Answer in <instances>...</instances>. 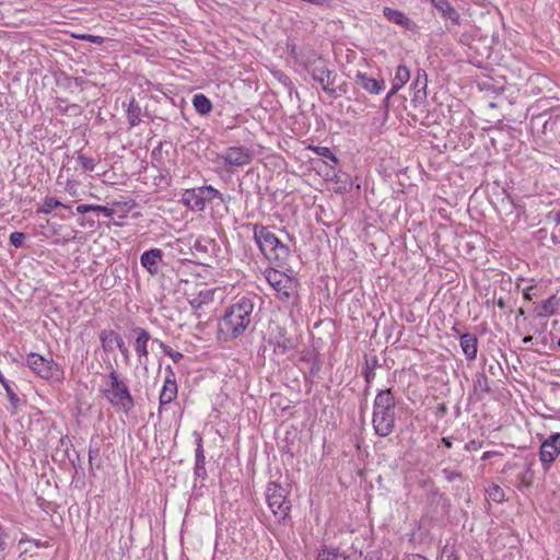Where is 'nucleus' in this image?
I'll use <instances>...</instances> for the list:
<instances>
[{
    "instance_id": "nucleus-1",
    "label": "nucleus",
    "mask_w": 560,
    "mask_h": 560,
    "mask_svg": "<svg viewBox=\"0 0 560 560\" xmlns=\"http://www.w3.org/2000/svg\"><path fill=\"white\" fill-rule=\"evenodd\" d=\"M254 304L248 298H241L229 306L219 324V330L229 338L241 336L252 322Z\"/></svg>"
},
{
    "instance_id": "nucleus-2",
    "label": "nucleus",
    "mask_w": 560,
    "mask_h": 560,
    "mask_svg": "<svg viewBox=\"0 0 560 560\" xmlns=\"http://www.w3.org/2000/svg\"><path fill=\"white\" fill-rule=\"evenodd\" d=\"M396 399L392 389H382L376 394L373 404L372 424L375 433L381 438L390 435L396 422Z\"/></svg>"
},
{
    "instance_id": "nucleus-3",
    "label": "nucleus",
    "mask_w": 560,
    "mask_h": 560,
    "mask_svg": "<svg viewBox=\"0 0 560 560\" xmlns=\"http://www.w3.org/2000/svg\"><path fill=\"white\" fill-rule=\"evenodd\" d=\"M254 240L262 255L270 261L282 266L290 256V249L284 245L268 226L255 224Z\"/></svg>"
},
{
    "instance_id": "nucleus-4",
    "label": "nucleus",
    "mask_w": 560,
    "mask_h": 560,
    "mask_svg": "<svg viewBox=\"0 0 560 560\" xmlns=\"http://www.w3.org/2000/svg\"><path fill=\"white\" fill-rule=\"evenodd\" d=\"M103 394L115 409L121 410L126 415L135 407L128 386L119 378L115 370L109 372L108 383L103 389Z\"/></svg>"
},
{
    "instance_id": "nucleus-5",
    "label": "nucleus",
    "mask_w": 560,
    "mask_h": 560,
    "mask_svg": "<svg viewBox=\"0 0 560 560\" xmlns=\"http://www.w3.org/2000/svg\"><path fill=\"white\" fill-rule=\"evenodd\" d=\"M215 198L220 199L222 202L230 199V197H225L218 189L208 185L186 189L182 196V202L192 211H202L206 207V202L212 201Z\"/></svg>"
},
{
    "instance_id": "nucleus-6",
    "label": "nucleus",
    "mask_w": 560,
    "mask_h": 560,
    "mask_svg": "<svg viewBox=\"0 0 560 560\" xmlns=\"http://www.w3.org/2000/svg\"><path fill=\"white\" fill-rule=\"evenodd\" d=\"M305 69L311 77L322 85L324 92L335 96L336 90L334 71L328 68V61L317 55H313L305 62Z\"/></svg>"
},
{
    "instance_id": "nucleus-7",
    "label": "nucleus",
    "mask_w": 560,
    "mask_h": 560,
    "mask_svg": "<svg viewBox=\"0 0 560 560\" xmlns=\"http://www.w3.org/2000/svg\"><path fill=\"white\" fill-rule=\"evenodd\" d=\"M266 499L273 515L279 523H285L291 511V502L287 499V491L276 482H269Z\"/></svg>"
},
{
    "instance_id": "nucleus-8",
    "label": "nucleus",
    "mask_w": 560,
    "mask_h": 560,
    "mask_svg": "<svg viewBox=\"0 0 560 560\" xmlns=\"http://www.w3.org/2000/svg\"><path fill=\"white\" fill-rule=\"evenodd\" d=\"M253 159L254 151L244 145H232L218 154V161H222L223 168L229 173L250 164Z\"/></svg>"
},
{
    "instance_id": "nucleus-9",
    "label": "nucleus",
    "mask_w": 560,
    "mask_h": 560,
    "mask_svg": "<svg viewBox=\"0 0 560 560\" xmlns=\"http://www.w3.org/2000/svg\"><path fill=\"white\" fill-rule=\"evenodd\" d=\"M27 366L39 377L48 381H60L62 370L52 359H46L37 353H30L26 359Z\"/></svg>"
},
{
    "instance_id": "nucleus-10",
    "label": "nucleus",
    "mask_w": 560,
    "mask_h": 560,
    "mask_svg": "<svg viewBox=\"0 0 560 560\" xmlns=\"http://www.w3.org/2000/svg\"><path fill=\"white\" fill-rule=\"evenodd\" d=\"M530 126L534 131L545 136L547 141H560V108L551 114L548 119L540 114L532 118Z\"/></svg>"
},
{
    "instance_id": "nucleus-11",
    "label": "nucleus",
    "mask_w": 560,
    "mask_h": 560,
    "mask_svg": "<svg viewBox=\"0 0 560 560\" xmlns=\"http://www.w3.org/2000/svg\"><path fill=\"white\" fill-rule=\"evenodd\" d=\"M265 278L278 294L281 295V299H289L293 289V279L291 277L276 268H267Z\"/></svg>"
},
{
    "instance_id": "nucleus-12",
    "label": "nucleus",
    "mask_w": 560,
    "mask_h": 560,
    "mask_svg": "<svg viewBox=\"0 0 560 560\" xmlns=\"http://www.w3.org/2000/svg\"><path fill=\"white\" fill-rule=\"evenodd\" d=\"M560 454V433H552L546 439L539 450V459L542 464L545 471H548L550 465L556 460Z\"/></svg>"
},
{
    "instance_id": "nucleus-13",
    "label": "nucleus",
    "mask_w": 560,
    "mask_h": 560,
    "mask_svg": "<svg viewBox=\"0 0 560 560\" xmlns=\"http://www.w3.org/2000/svg\"><path fill=\"white\" fill-rule=\"evenodd\" d=\"M167 375L160 394V405H167L172 402L177 396V384L175 381V373L171 365L165 369Z\"/></svg>"
},
{
    "instance_id": "nucleus-14",
    "label": "nucleus",
    "mask_w": 560,
    "mask_h": 560,
    "mask_svg": "<svg viewBox=\"0 0 560 560\" xmlns=\"http://www.w3.org/2000/svg\"><path fill=\"white\" fill-rule=\"evenodd\" d=\"M163 259V252L160 248H152L144 252L140 257L141 266L147 269V271L156 276L159 273V267Z\"/></svg>"
},
{
    "instance_id": "nucleus-15",
    "label": "nucleus",
    "mask_w": 560,
    "mask_h": 560,
    "mask_svg": "<svg viewBox=\"0 0 560 560\" xmlns=\"http://www.w3.org/2000/svg\"><path fill=\"white\" fill-rule=\"evenodd\" d=\"M355 83L371 94H378L385 88L384 80L370 78L366 73L358 71L355 74Z\"/></svg>"
},
{
    "instance_id": "nucleus-16",
    "label": "nucleus",
    "mask_w": 560,
    "mask_h": 560,
    "mask_svg": "<svg viewBox=\"0 0 560 560\" xmlns=\"http://www.w3.org/2000/svg\"><path fill=\"white\" fill-rule=\"evenodd\" d=\"M430 2L442 18L451 20L453 24L460 23V14L448 0H430Z\"/></svg>"
},
{
    "instance_id": "nucleus-17",
    "label": "nucleus",
    "mask_w": 560,
    "mask_h": 560,
    "mask_svg": "<svg viewBox=\"0 0 560 560\" xmlns=\"http://www.w3.org/2000/svg\"><path fill=\"white\" fill-rule=\"evenodd\" d=\"M133 334H136V340H135V350L139 357V360L141 361V358H147L148 352V342L151 339L150 332L142 328V327H136L132 329Z\"/></svg>"
},
{
    "instance_id": "nucleus-18",
    "label": "nucleus",
    "mask_w": 560,
    "mask_h": 560,
    "mask_svg": "<svg viewBox=\"0 0 560 560\" xmlns=\"http://www.w3.org/2000/svg\"><path fill=\"white\" fill-rule=\"evenodd\" d=\"M460 348L467 360H475L478 352V339L476 335L466 332L459 338Z\"/></svg>"
},
{
    "instance_id": "nucleus-19",
    "label": "nucleus",
    "mask_w": 560,
    "mask_h": 560,
    "mask_svg": "<svg viewBox=\"0 0 560 560\" xmlns=\"http://www.w3.org/2000/svg\"><path fill=\"white\" fill-rule=\"evenodd\" d=\"M428 75L423 69L417 71L412 83L413 101L421 102L427 98Z\"/></svg>"
},
{
    "instance_id": "nucleus-20",
    "label": "nucleus",
    "mask_w": 560,
    "mask_h": 560,
    "mask_svg": "<svg viewBox=\"0 0 560 560\" xmlns=\"http://www.w3.org/2000/svg\"><path fill=\"white\" fill-rule=\"evenodd\" d=\"M545 224L551 229L552 243L560 244V208L546 214Z\"/></svg>"
},
{
    "instance_id": "nucleus-21",
    "label": "nucleus",
    "mask_w": 560,
    "mask_h": 560,
    "mask_svg": "<svg viewBox=\"0 0 560 560\" xmlns=\"http://www.w3.org/2000/svg\"><path fill=\"white\" fill-rule=\"evenodd\" d=\"M559 299L556 295L549 296L535 307L537 317H549L557 313Z\"/></svg>"
},
{
    "instance_id": "nucleus-22",
    "label": "nucleus",
    "mask_w": 560,
    "mask_h": 560,
    "mask_svg": "<svg viewBox=\"0 0 560 560\" xmlns=\"http://www.w3.org/2000/svg\"><path fill=\"white\" fill-rule=\"evenodd\" d=\"M383 14L388 21H390L397 25L404 26L406 28H409V26H410V23H411L410 20L402 12H400L398 10L386 7L383 10Z\"/></svg>"
},
{
    "instance_id": "nucleus-23",
    "label": "nucleus",
    "mask_w": 560,
    "mask_h": 560,
    "mask_svg": "<svg viewBox=\"0 0 560 560\" xmlns=\"http://www.w3.org/2000/svg\"><path fill=\"white\" fill-rule=\"evenodd\" d=\"M491 390L489 380L483 372H477L474 378V392L482 398L486 394Z\"/></svg>"
},
{
    "instance_id": "nucleus-24",
    "label": "nucleus",
    "mask_w": 560,
    "mask_h": 560,
    "mask_svg": "<svg viewBox=\"0 0 560 560\" xmlns=\"http://www.w3.org/2000/svg\"><path fill=\"white\" fill-rule=\"evenodd\" d=\"M192 105L199 115H208L212 110L211 101L202 93L194 95Z\"/></svg>"
},
{
    "instance_id": "nucleus-25",
    "label": "nucleus",
    "mask_w": 560,
    "mask_h": 560,
    "mask_svg": "<svg viewBox=\"0 0 560 560\" xmlns=\"http://www.w3.org/2000/svg\"><path fill=\"white\" fill-rule=\"evenodd\" d=\"M214 290H202L196 296L189 300L192 308L198 310L202 305L210 303L213 300Z\"/></svg>"
},
{
    "instance_id": "nucleus-26",
    "label": "nucleus",
    "mask_w": 560,
    "mask_h": 560,
    "mask_svg": "<svg viewBox=\"0 0 560 560\" xmlns=\"http://www.w3.org/2000/svg\"><path fill=\"white\" fill-rule=\"evenodd\" d=\"M340 553L339 548L323 545L317 549L315 560H340Z\"/></svg>"
},
{
    "instance_id": "nucleus-27",
    "label": "nucleus",
    "mask_w": 560,
    "mask_h": 560,
    "mask_svg": "<svg viewBox=\"0 0 560 560\" xmlns=\"http://www.w3.org/2000/svg\"><path fill=\"white\" fill-rule=\"evenodd\" d=\"M119 335L116 334L114 330L110 329H104L100 332V340L102 343V348L104 351L109 352L114 350V345L116 342V338H118Z\"/></svg>"
},
{
    "instance_id": "nucleus-28",
    "label": "nucleus",
    "mask_w": 560,
    "mask_h": 560,
    "mask_svg": "<svg viewBox=\"0 0 560 560\" xmlns=\"http://www.w3.org/2000/svg\"><path fill=\"white\" fill-rule=\"evenodd\" d=\"M518 486L517 488L522 490L523 488H532L535 479V472L533 470V463H528L524 472L517 476Z\"/></svg>"
},
{
    "instance_id": "nucleus-29",
    "label": "nucleus",
    "mask_w": 560,
    "mask_h": 560,
    "mask_svg": "<svg viewBox=\"0 0 560 560\" xmlns=\"http://www.w3.org/2000/svg\"><path fill=\"white\" fill-rule=\"evenodd\" d=\"M55 208H65L71 210L70 206L62 203L58 199L54 197H46L44 199L43 205L38 208L37 212L48 214L51 213Z\"/></svg>"
},
{
    "instance_id": "nucleus-30",
    "label": "nucleus",
    "mask_w": 560,
    "mask_h": 560,
    "mask_svg": "<svg viewBox=\"0 0 560 560\" xmlns=\"http://www.w3.org/2000/svg\"><path fill=\"white\" fill-rule=\"evenodd\" d=\"M141 107L132 100L127 109V119L131 127L138 126L141 121Z\"/></svg>"
},
{
    "instance_id": "nucleus-31",
    "label": "nucleus",
    "mask_w": 560,
    "mask_h": 560,
    "mask_svg": "<svg viewBox=\"0 0 560 560\" xmlns=\"http://www.w3.org/2000/svg\"><path fill=\"white\" fill-rule=\"evenodd\" d=\"M410 79V71L406 66H398L393 79L394 84L402 88Z\"/></svg>"
},
{
    "instance_id": "nucleus-32",
    "label": "nucleus",
    "mask_w": 560,
    "mask_h": 560,
    "mask_svg": "<svg viewBox=\"0 0 560 560\" xmlns=\"http://www.w3.org/2000/svg\"><path fill=\"white\" fill-rule=\"evenodd\" d=\"M487 494L490 500L497 503L504 501V491L499 485H492L487 489Z\"/></svg>"
},
{
    "instance_id": "nucleus-33",
    "label": "nucleus",
    "mask_w": 560,
    "mask_h": 560,
    "mask_svg": "<svg viewBox=\"0 0 560 560\" xmlns=\"http://www.w3.org/2000/svg\"><path fill=\"white\" fill-rule=\"evenodd\" d=\"M89 465H90V472L94 475V465L96 468H100L101 466V458H100V448L98 447H92L89 448Z\"/></svg>"
},
{
    "instance_id": "nucleus-34",
    "label": "nucleus",
    "mask_w": 560,
    "mask_h": 560,
    "mask_svg": "<svg viewBox=\"0 0 560 560\" xmlns=\"http://www.w3.org/2000/svg\"><path fill=\"white\" fill-rule=\"evenodd\" d=\"M159 346L164 352L165 355L170 357L174 363H178L183 358V353L179 351L173 350L171 347L165 345L163 341H159Z\"/></svg>"
},
{
    "instance_id": "nucleus-35",
    "label": "nucleus",
    "mask_w": 560,
    "mask_h": 560,
    "mask_svg": "<svg viewBox=\"0 0 560 560\" xmlns=\"http://www.w3.org/2000/svg\"><path fill=\"white\" fill-rule=\"evenodd\" d=\"M4 389H5V393H7V396L10 400V404H11V409L12 411L14 412L18 407L20 406L21 404V399L19 398V396L15 394L14 389L12 388V386L9 384H4Z\"/></svg>"
},
{
    "instance_id": "nucleus-36",
    "label": "nucleus",
    "mask_w": 560,
    "mask_h": 560,
    "mask_svg": "<svg viewBox=\"0 0 560 560\" xmlns=\"http://www.w3.org/2000/svg\"><path fill=\"white\" fill-rule=\"evenodd\" d=\"M77 160L84 171L92 172L95 167V161L91 158L85 156L80 151L78 152Z\"/></svg>"
},
{
    "instance_id": "nucleus-37",
    "label": "nucleus",
    "mask_w": 560,
    "mask_h": 560,
    "mask_svg": "<svg viewBox=\"0 0 560 560\" xmlns=\"http://www.w3.org/2000/svg\"><path fill=\"white\" fill-rule=\"evenodd\" d=\"M208 244L207 241L196 240L192 245L194 253L200 257L208 255Z\"/></svg>"
},
{
    "instance_id": "nucleus-38",
    "label": "nucleus",
    "mask_w": 560,
    "mask_h": 560,
    "mask_svg": "<svg viewBox=\"0 0 560 560\" xmlns=\"http://www.w3.org/2000/svg\"><path fill=\"white\" fill-rule=\"evenodd\" d=\"M26 235L23 232H13L10 235V244L15 248H20L24 245Z\"/></svg>"
},
{
    "instance_id": "nucleus-39",
    "label": "nucleus",
    "mask_w": 560,
    "mask_h": 560,
    "mask_svg": "<svg viewBox=\"0 0 560 560\" xmlns=\"http://www.w3.org/2000/svg\"><path fill=\"white\" fill-rule=\"evenodd\" d=\"M442 474H443L444 478L446 479V481H448V482H454L457 479H459V480L464 479L462 472L452 470L450 468L442 469Z\"/></svg>"
},
{
    "instance_id": "nucleus-40",
    "label": "nucleus",
    "mask_w": 560,
    "mask_h": 560,
    "mask_svg": "<svg viewBox=\"0 0 560 560\" xmlns=\"http://www.w3.org/2000/svg\"><path fill=\"white\" fill-rule=\"evenodd\" d=\"M314 150L319 155H323L324 158L332 161L334 163L338 162V159L336 158V155L328 148H326V147H316V148H314Z\"/></svg>"
},
{
    "instance_id": "nucleus-41",
    "label": "nucleus",
    "mask_w": 560,
    "mask_h": 560,
    "mask_svg": "<svg viewBox=\"0 0 560 560\" xmlns=\"http://www.w3.org/2000/svg\"><path fill=\"white\" fill-rule=\"evenodd\" d=\"M9 532L0 523V551H4L8 548Z\"/></svg>"
},
{
    "instance_id": "nucleus-42",
    "label": "nucleus",
    "mask_w": 560,
    "mask_h": 560,
    "mask_svg": "<svg viewBox=\"0 0 560 560\" xmlns=\"http://www.w3.org/2000/svg\"><path fill=\"white\" fill-rule=\"evenodd\" d=\"M75 37L81 40L90 42V43L97 44V45H101L104 43V38L102 36H96V35H91V34L77 35Z\"/></svg>"
},
{
    "instance_id": "nucleus-43",
    "label": "nucleus",
    "mask_w": 560,
    "mask_h": 560,
    "mask_svg": "<svg viewBox=\"0 0 560 560\" xmlns=\"http://www.w3.org/2000/svg\"><path fill=\"white\" fill-rule=\"evenodd\" d=\"M439 560H458L454 553L453 547L445 546L440 555Z\"/></svg>"
},
{
    "instance_id": "nucleus-44",
    "label": "nucleus",
    "mask_w": 560,
    "mask_h": 560,
    "mask_svg": "<svg viewBox=\"0 0 560 560\" xmlns=\"http://www.w3.org/2000/svg\"><path fill=\"white\" fill-rule=\"evenodd\" d=\"M273 75L278 79V81L285 88L290 89L292 86V81L289 75L283 73L282 71H275Z\"/></svg>"
},
{
    "instance_id": "nucleus-45",
    "label": "nucleus",
    "mask_w": 560,
    "mask_h": 560,
    "mask_svg": "<svg viewBox=\"0 0 560 560\" xmlns=\"http://www.w3.org/2000/svg\"><path fill=\"white\" fill-rule=\"evenodd\" d=\"M196 463H206V457L203 454L202 439L199 436L197 439V447H196Z\"/></svg>"
},
{
    "instance_id": "nucleus-46",
    "label": "nucleus",
    "mask_w": 560,
    "mask_h": 560,
    "mask_svg": "<svg viewBox=\"0 0 560 560\" xmlns=\"http://www.w3.org/2000/svg\"><path fill=\"white\" fill-rule=\"evenodd\" d=\"M363 376L366 382L365 386V393L370 389L372 381L375 378V370H372L370 368H364L363 370Z\"/></svg>"
},
{
    "instance_id": "nucleus-47",
    "label": "nucleus",
    "mask_w": 560,
    "mask_h": 560,
    "mask_svg": "<svg viewBox=\"0 0 560 560\" xmlns=\"http://www.w3.org/2000/svg\"><path fill=\"white\" fill-rule=\"evenodd\" d=\"M65 190L71 196H78V183L72 179H68L65 186Z\"/></svg>"
},
{
    "instance_id": "nucleus-48",
    "label": "nucleus",
    "mask_w": 560,
    "mask_h": 560,
    "mask_svg": "<svg viewBox=\"0 0 560 560\" xmlns=\"http://www.w3.org/2000/svg\"><path fill=\"white\" fill-rule=\"evenodd\" d=\"M194 474L196 477L205 479L207 476L206 463H196Z\"/></svg>"
},
{
    "instance_id": "nucleus-49",
    "label": "nucleus",
    "mask_w": 560,
    "mask_h": 560,
    "mask_svg": "<svg viewBox=\"0 0 560 560\" xmlns=\"http://www.w3.org/2000/svg\"><path fill=\"white\" fill-rule=\"evenodd\" d=\"M93 212L102 213L103 215L110 218L114 214V209L101 205H95Z\"/></svg>"
},
{
    "instance_id": "nucleus-50",
    "label": "nucleus",
    "mask_w": 560,
    "mask_h": 560,
    "mask_svg": "<svg viewBox=\"0 0 560 560\" xmlns=\"http://www.w3.org/2000/svg\"><path fill=\"white\" fill-rule=\"evenodd\" d=\"M116 347L119 349L120 353L126 358L128 359L129 358V350L128 348L126 347L122 338L119 336L118 338H116V342H115Z\"/></svg>"
},
{
    "instance_id": "nucleus-51",
    "label": "nucleus",
    "mask_w": 560,
    "mask_h": 560,
    "mask_svg": "<svg viewBox=\"0 0 560 560\" xmlns=\"http://www.w3.org/2000/svg\"><path fill=\"white\" fill-rule=\"evenodd\" d=\"M482 446V442L471 440L465 445V450L468 452L476 451Z\"/></svg>"
},
{
    "instance_id": "nucleus-52",
    "label": "nucleus",
    "mask_w": 560,
    "mask_h": 560,
    "mask_svg": "<svg viewBox=\"0 0 560 560\" xmlns=\"http://www.w3.org/2000/svg\"><path fill=\"white\" fill-rule=\"evenodd\" d=\"M94 207H95V205H80L77 207V212L81 213V214H84L88 212H93Z\"/></svg>"
},
{
    "instance_id": "nucleus-53",
    "label": "nucleus",
    "mask_w": 560,
    "mask_h": 560,
    "mask_svg": "<svg viewBox=\"0 0 560 560\" xmlns=\"http://www.w3.org/2000/svg\"><path fill=\"white\" fill-rule=\"evenodd\" d=\"M497 305L499 308L501 310H508L509 313H512L513 312V308L511 305H509V303L503 299V298H499L497 300Z\"/></svg>"
},
{
    "instance_id": "nucleus-54",
    "label": "nucleus",
    "mask_w": 560,
    "mask_h": 560,
    "mask_svg": "<svg viewBox=\"0 0 560 560\" xmlns=\"http://www.w3.org/2000/svg\"><path fill=\"white\" fill-rule=\"evenodd\" d=\"M365 366L372 370H375L377 366H380L377 357L374 355L372 359H366Z\"/></svg>"
},
{
    "instance_id": "nucleus-55",
    "label": "nucleus",
    "mask_w": 560,
    "mask_h": 560,
    "mask_svg": "<svg viewBox=\"0 0 560 560\" xmlns=\"http://www.w3.org/2000/svg\"><path fill=\"white\" fill-rule=\"evenodd\" d=\"M392 89L389 90V92L387 93L386 97H385V101H389L401 88L392 83Z\"/></svg>"
},
{
    "instance_id": "nucleus-56",
    "label": "nucleus",
    "mask_w": 560,
    "mask_h": 560,
    "mask_svg": "<svg viewBox=\"0 0 560 560\" xmlns=\"http://www.w3.org/2000/svg\"><path fill=\"white\" fill-rule=\"evenodd\" d=\"M530 287L529 288H526L524 291H523V298L526 300V301H532L533 300V296L530 294Z\"/></svg>"
},
{
    "instance_id": "nucleus-57",
    "label": "nucleus",
    "mask_w": 560,
    "mask_h": 560,
    "mask_svg": "<svg viewBox=\"0 0 560 560\" xmlns=\"http://www.w3.org/2000/svg\"><path fill=\"white\" fill-rule=\"evenodd\" d=\"M28 542L34 544L37 548H42V547H47L48 546L47 541L46 542H40L39 540H35V539L28 540Z\"/></svg>"
},
{
    "instance_id": "nucleus-58",
    "label": "nucleus",
    "mask_w": 560,
    "mask_h": 560,
    "mask_svg": "<svg viewBox=\"0 0 560 560\" xmlns=\"http://www.w3.org/2000/svg\"><path fill=\"white\" fill-rule=\"evenodd\" d=\"M442 443L445 447L451 448L453 446L452 441L450 438H443Z\"/></svg>"
},
{
    "instance_id": "nucleus-59",
    "label": "nucleus",
    "mask_w": 560,
    "mask_h": 560,
    "mask_svg": "<svg viewBox=\"0 0 560 560\" xmlns=\"http://www.w3.org/2000/svg\"><path fill=\"white\" fill-rule=\"evenodd\" d=\"M532 342H533L532 336H526L523 338V343L527 345V343H532Z\"/></svg>"
},
{
    "instance_id": "nucleus-60",
    "label": "nucleus",
    "mask_w": 560,
    "mask_h": 560,
    "mask_svg": "<svg viewBox=\"0 0 560 560\" xmlns=\"http://www.w3.org/2000/svg\"><path fill=\"white\" fill-rule=\"evenodd\" d=\"M0 382H1L2 386H4V384H9V381L4 378V376L2 375L1 372H0Z\"/></svg>"
},
{
    "instance_id": "nucleus-61",
    "label": "nucleus",
    "mask_w": 560,
    "mask_h": 560,
    "mask_svg": "<svg viewBox=\"0 0 560 560\" xmlns=\"http://www.w3.org/2000/svg\"><path fill=\"white\" fill-rule=\"evenodd\" d=\"M340 560H351V559H350V556L346 555L345 552H341Z\"/></svg>"
},
{
    "instance_id": "nucleus-62",
    "label": "nucleus",
    "mask_w": 560,
    "mask_h": 560,
    "mask_svg": "<svg viewBox=\"0 0 560 560\" xmlns=\"http://www.w3.org/2000/svg\"><path fill=\"white\" fill-rule=\"evenodd\" d=\"M524 315H525V311L523 308H518L516 316L520 317V316H524Z\"/></svg>"
},
{
    "instance_id": "nucleus-63",
    "label": "nucleus",
    "mask_w": 560,
    "mask_h": 560,
    "mask_svg": "<svg viewBox=\"0 0 560 560\" xmlns=\"http://www.w3.org/2000/svg\"><path fill=\"white\" fill-rule=\"evenodd\" d=\"M388 102H389V101H385V100H384V105H385V107H388Z\"/></svg>"
},
{
    "instance_id": "nucleus-64",
    "label": "nucleus",
    "mask_w": 560,
    "mask_h": 560,
    "mask_svg": "<svg viewBox=\"0 0 560 560\" xmlns=\"http://www.w3.org/2000/svg\"><path fill=\"white\" fill-rule=\"evenodd\" d=\"M557 345H558V347L560 348V339L558 340Z\"/></svg>"
}]
</instances>
